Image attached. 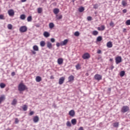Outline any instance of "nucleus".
<instances>
[{
	"mask_svg": "<svg viewBox=\"0 0 130 130\" xmlns=\"http://www.w3.org/2000/svg\"><path fill=\"white\" fill-rule=\"evenodd\" d=\"M7 27L9 30H12V29H13V25L11 24H9Z\"/></svg>",
	"mask_w": 130,
	"mask_h": 130,
	"instance_id": "nucleus-34",
	"label": "nucleus"
},
{
	"mask_svg": "<svg viewBox=\"0 0 130 130\" xmlns=\"http://www.w3.org/2000/svg\"><path fill=\"white\" fill-rule=\"evenodd\" d=\"M110 61H113V59L110 58Z\"/></svg>",
	"mask_w": 130,
	"mask_h": 130,
	"instance_id": "nucleus-61",
	"label": "nucleus"
},
{
	"mask_svg": "<svg viewBox=\"0 0 130 130\" xmlns=\"http://www.w3.org/2000/svg\"><path fill=\"white\" fill-rule=\"evenodd\" d=\"M27 89H28L27 86L23 83H20L18 85V90L20 92H23V91H25V90H27Z\"/></svg>",
	"mask_w": 130,
	"mask_h": 130,
	"instance_id": "nucleus-1",
	"label": "nucleus"
},
{
	"mask_svg": "<svg viewBox=\"0 0 130 130\" xmlns=\"http://www.w3.org/2000/svg\"><path fill=\"white\" fill-rule=\"evenodd\" d=\"M113 69H114V66H113V65H112L111 66L110 69L111 70V71H112V70H113Z\"/></svg>",
	"mask_w": 130,
	"mask_h": 130,
	"instance_id": "nucleus-55",
	"label": "nucleus"
},
{
	"mask_svg": "<svg viewBox=\"0 0 130 130\" xmlns=\"http://www.w3.org/2000/svg\"><path fill=\"white\" fill-rule=\"evenodd\" d=\"M22 109L23 111H26L27 109H28V106H27L26 105H24L22 107Z\"/></svg>",
	"mask_w": 130,
	"mask_h": 130,
	"instance_id": "nucleus-26",
	"label": "nucleus"
},
{
	"mask_svg": "<svg viewBox=\"0 0 130 130\" xmlns=\"http://www.w3.org/2000/svg\"><path fill=\"white\" fill-rule=\"evenodd\" d=\"M98 34H99V32H98V31H97V30H93V31H92V35H94V36H97V35H98Z\"/></svg>",
	"mask_w": 130,
	"mask_h": 130,
	"instance_id": "nucleus-29",
	"label": "nucleus"
},
{
	"mask_svg": "<svg viewBox=\"0 0 130 130\" xmlns=\"http://www.w3.org/2000/svg\"><path fill=\"white\" fill-rule=\"evenodd\" d=\"M63 62V59H62V58H59L57 59L58 64H62Z\"/></svg>",
	"mask_w": 130,
	"mask_h": 130,
	"instance_id": "nucleus-13",
	"label": "nucleus"
},
{
	"mask_svg": "<svg viewBox=\"0 0 130 130\" xmlns=\"http://www.w3.org/2000/svg\"><path fill=\"white\" fill-rule=\"evenodd\" d=\"M110 26H111V27H114V23H113V22L111 21V22L110 23Z\"/></svg>",
	"mask_w": 130,
	"mask_h": 130,
	"instance_id": "nucleus-43",
	"label": "nucleus"
},
{
	"mask_svg": "<svg viewBox=\"0 0 130 130\" xmlns=\"http://www.w3.org/2000/svg\"><path fill=\"white\" fill-rule=\"evenodd\" d=\"M8 14L10 17H12V16H14L15 15V12H14V10L12 9L9 10L8 12Z\"/></svg>",
	"mask_w": 130,
	"mask_h": 130,
	"instance_id": "nucleus-9",
	"label": "nucleus"
},
{
	"mask_svg": "<svg viewBox=\"0 0 130 130\" xmlns=\"http://www.w3.org/2000/svg\"><path fill=\"white\" fill-rule=\"evenodd\" d=\"M102 40V36H99L97 38H96V41L98 42H100V41H101Z\"/></svg>",
	"mask_w": 130,
	"mask_h": 130,
	"instance_id": "nucleus-27",
	"label": "nucleus"
},
{
	"mask_svg": "<svg viewBox=\"0 0 130 130\" xmlns=\"http://www.w3.org/2000/svg\"><path fill=\"white\" fill-rule=\"evenodd\" d=\"M64 80H66V78L64 77H61L59 79L58 84L59 85H62L64 82Z\"/></svg>",
	"mask_w": 130,
	"mask_h": 130,
	"instance_id": "nucleus-5",
	"label": "nucleus"
},
{
	"mask_svg": "<svg viewBox=\"0 0 130 130\" xmlns=\"http://www.w3.org/2000/svg\"><path fill=\"white\" fill-rule=\"evenodd\" d=\"M58 19L59 20H60V19H62V15H59L58 17Z\"/></svg>",
	"mask_w": 130,
	"mask_h": 130,
	"instance_id": "nucleus-52",
	"label": "nucleus"
},
{
	"mask_svg": "<svg viewBox=\"0 0 130 130\" xmlns=\"http://www.w3.org/2000/svg\"><path fill=\"white\" fill-rule=\"evenodd\" d=\"M123 32H126V28H123Z\"/></svg>",
	"mask_w": 130,
	"mask_h": 130,
	"instance_id": "nucleus-60",
	"label": "nucleus"
},
{
	"mask_svg": "<svg viewBox=\"0 0 130 130\" xmlns=\"http://www.w3.org/2000/svg\"><path fill=\"white\" fill-rule=\"evenodd\" d=\"M50 79H51V80H53V79H54V77H53V76H50Z\"/></svg>",
	"mask_w": 130,
	"mask_h": 130,
	"instance_id": "nucleus-58",
	"label": "nucleus"
},
{
	"mask_svg": "<svg viewBox=\"0 0 130 130\" xmlns=\"http://www.w3.org/2000/svg\"><path fill=\"white\" fill-rule=\"evenodd\" d=\"M42 78L40 76H37L36 78V81L38 83H39V82H41Z\"/></svg>",
	"mask_w": 130,
	"mask_h": 130,
	"instance_id": "nucleus-20",
	"label": "nucleus"
},
{
	"mask_svg": "<svg viewBox=\"0 0 130 130\" xmlns=\"http://www.w3.org/2000/svg\"><path fill=\"white\" fill-rule=\"evenodd\" d=\"M87 21H91L92 20V17L91 16H88L87 18Z\"/></svg>",
	"mask_w": 130,
	"mask_h": 130,
	"instance_id": "nucleus-44",
	"label": "nucleus"
},
{
	"mask_svg": "<svg viewBox=\"0 0 130 130\" xmlns=\"http://www.w3.org/2000/svg\"><path fill=\"white\" fill-rule=\"evenodd\" d=\"M108 91H109L110 92V91H111V88H108Z\"/></svg>",
	"mask_w": 130,
	"mask_h": 130,
	"instance_id": "nucleus-62",
	"label": "nucleus"
},
{
	"mask_svg": "<svg viewBox=\"0 0 130 130\" xmlns=\"http://www.w3.org/2000/svg\"><path fill=\"white\" fill-rule=\"evenodd\" d=\"M78 130H84V128H83V127H80Z\"/></svg>",
	"mask_w": 130,
	"mask_h": 130,
	"instance_id": "nucleus-57",
	"label": "nucleus"
},
{
	"mask_svg": "<svg viewBox=\"0 0 130 130\" xmlns=\"http://www.w3.org/2000/svg\"><path fill=\"white\" fill-rule=\"evenodd\" d=\"M126 4H127V3H126V2H125V1H122V5L123 7H125V6H126Z\"/></svg>",
	"mask_w": 130,
	"mask_h": 130,
	"instance_id": "nucleus-38",
	"label": "nucleus"
},
{
	"mask_svg": "<svg viewBox=\"0 0 130 130\" xmlns=\"http://www.w3.org/2000/svg\"><path fill=\"white\" fill-rule=\"evenodd\" d=\"M4 100H6V96L5 95H1L0 96V104L3 101H4Z\"/></svg>",
	"mask_w": 130,
	"mask_h": 130,
	"instance_id": "nucleus-15",
	"label": "nucleus"
},
{
	"mask_svg": "<svg viewBox=\"0 0 130 130\" xmlns=\"http://www.w3.org/2000/svg\"><path fill=\"white\" fill-rule=\"evenodd\" d=\"M125 23H126V25H127V26L129 25H130V19L126 20Z\"/></svg>",
	"mask_w": 130,
	"mask_h": 130,
	"instance_id": "nucleus-41",
	"label": "nucleus"
},
{
	"mask_svg": "<svg viewBox=\"0 0 130 130\" xmlns=\"http://www.w3.org/2000/svg\"><path fill=\"white\" fill-rule=\"evenodd\" d=\"M94 80H96V81H100L102 80V76L96 74L94 76Z\"/></svg>",
	"mask_w": 130,
	"mask_h": 130,
	"instance_id": "nucleus-4",
	"label": "nucleus"
},
{
	"mask_svg": "<svg viewBox=\"0 0 130 130\" xmlns=\"http://www.w3.org/2000/svg\"><path fill=\"white\" fill-rule=\"evenodd\" d=\"M0 87L2 89H4V88H5V87H6V84L4 83H1L0 84Z\"/></svg>",
	"mask_w": 130,
	"mask_h": 130,
	"instance_id": "nucleus-31",
	"label": "nucleus"
},
{
	"mask_svg": "<svg viewBox=\"0 0 130 130\" xmlns=\"http://www.w3.org/2000/svg\"><path fill=\"white\" fill-rule=\"evenodd\" d=\"M0 20H5V16H4V15H0Z\"/></svg>",
	"mask_w": 130,
	"mask_h": 130,
	"instance_id": "nucleus-39",
	"label": "nucleus"
},
{
	"mask_svg": "<svg viewBox=\"0 0 130 130\" xmlns=\"http://www.w3.org/2000/svg\"><path fill=\"white\" fill-rule=\"evenodd\" d=\"M27 26H22L19 28V31L21 33H24L27 31Z\"/></svg>",
	"mask_w": 130,
	"mask_h": 130,
	"instance_id": "nucleus-3",
	"label": "nucleus"
},
{
	"mask_svg": "<svg viewBox=\"0 0 130 130\" xmlns=\"http://www.w3.org/2000/svg\"><path fill=\"white\" fill-rule=\"evenodd\" d=\"M75 36H80V32L79 31H76L74 34Z\"/></svg>",
	"mask_w": 130,
	"mask_h": 130,
	"instance_id": "nucleus-40",
	"label": "nucleus"
},
{
	"mask_svg": "<svg viewBox=\"0 0 130 130\" xmlns=\"http://www.w3.org/2000/svg\"><path fill=\"white\" fill-rule=\"evenodd\" d=\"M20 19L21 20H25V19H26V15H25V14L21 15L20 16Z\"/></svg>",
	"mask_w": 130,
	"mask_h": 130,
	"instance_id": "nucleus-25",
	"label": "nucleus"
},
{
	"mask_svg": "<svg viewBox=\"0 0 130 130\" xmlns=\"http://www.w3.org/2000/svg\"><path fill=\"white\" fill-rule=\"evenodd\" d=\"M97 29H98V30L99 31H102V30H101V27H98Z\"/></svg>",
	"mask_w": 130,
	"mask_h": 130,
	"instance_id": "nucleus-56",
	"label": "nucleus"
},
{
	"mask_svg": "<svg viewBox=\"0 0 130 130\" xmlns=\"http://www.w3.org/2000/svg\"><path fill=\"white\" fill-rule=\"evenodd\" d=\"M16 75V73L15 72H12L11 76H14Z\"/></svg>",
	"mask_w": 130,
	"mask_h": 130,
	"instance_id": "nucleus-54",
	"label": "nucleus"
},
{
	"mask_svg": "<svg viewBox=\"0 0 130 130\" xmlns=\"http://www.w3.org/2000/svg\"><path fill=\"white\" fill-rule=\"evenodd\" d=\"M51 41L53 43L55 42V39H54V38H51Z\"/></svg>",
	"mask_w": 130,
	"mask_h": 130,
	"instance_id": "nucleus-50",
	"label": "nucleus"
},
{
	"mask_svg": "<svg viewBox=\"0 0 130 130\" xmlns=\"http://www.w3.org/2000/svg\"><path fill=\"white\" fill-rule=\"evenodd\" d=\"M53 13L55 15H57V13H59V9L58 8H55L53 10Z\"/></svg>",
	"mask_w": 130,
	"mask_h": 130,
	"instance_id": "nucleus-18",
	"label": "nucleus"
},
{
	"mask_svg": "<svg viewBox=\"0 0 130 130\" xmlns=\"http://www.w3.org/2000/svg\"><path fill=\"white\" fill-rule=\"evenodd\" d=\"M99 6L98 4H95L93 5V9H97L98 8Z\"/></svg>",
	"mask_w": 130,
	"mask_h": 130,
	"instance_id": "nucleus-45",
	"label": "nucleus"
},
{
	"mask_svg": "<svg viewBox=\"0 0 130 130\" xmlns=\"http://www.w3.org/2000/svg\"><path fill=\"white\" fill-rule=\"evenodd\" d=\"M107 47H108V48H111V47H112L113 46L112 42H111V41L108 42L107 44Z\"/></svg>",
	"mask_w": 130,
	"mask_h": 130,
	"instance_id": "nucleus-17",
	"label": "nucleus"
},
{
	"mask_svg": "<svg viewBox=\"0 0 130 130\" xmlns=\"http://www.w3.org/2000/svg\"><path fill=\"white\" fill-rule=\"evenodd\" d=\"M38 14H41L42 13V8H38Z\"/></svg>",
	"mask_w": 130,
	"mask_h": 130,
	"instance_id": "nucleus-35",
	"label": "nucleus"
},
{
	"mask_svg": "<svg viewBox=\"0 0 130 130\" xmlns=\"http://www.w3.org/2000/svg\"><path fill=\"white\" fill-rule=\"evenodd\" d=\"M33 121L35 123L38 122V121H39V117H38V116H35L33 118Z\"/></svg>",
	"mask_w": 130,
	"mask_h": 130,
	"instance_id": "nucleus-11",
	"label": "nucleus"
},
{
	"mask_svg": "<svg viewBox=\"0 0 130 130\" xmlns=\"http://www.w3.org/2000/svg\"><path fill=\"white\" fill-rule=\"evenodd\" d=\"M35 51H34V50H31V52L32 53V54H35L36 53V52Z\"/></svg>",
	"mask_w": 130,
	"mask_h": 130,
	"instance_id": "nucleus-53",
	"label": "nucleus"
},
{
	"mask_svg": "<svg viewBox=\"0 0 130 130\" xmlns=\"http://www.w3.org/2000/svg\"><path fill=\"white\" fill-rule=\"evenodd\" d=\"M49 27L50 29H52V28L54 27V24H53V23H52V22H50L49 24Z\"/></svg>",
	"mask_w": 130,
	"mask_h": 130,
	"instance_id": "nucleus-24",
	"label": "nucleus"
},
{
	"mask_svg": "<svg viewBox=\"0 0 130 130\" xmlns=\"http://www.w3.org/2000/svg\"><path fill=\"white\" fill-rule=\"evenodd\" d=\"M115 60H116V64H118V63H120V62L121 61V57L118 56V57H116Z\"/></svg>",
	"mask_w": 130,
	"mask_h": 130,
	"instance_id": "nucleus-7",
	"label": "nucleus"
},
{
	"mask_svg": "<svg viewBox=\"0 0 130 130\" xmlns=\"http://www.w3.org/2000/svg\"><path fill=\"white\" fill-rule=\"evenodd\" d=\"M43 35L44 37L47 38L48 37H49V36H50V34H49V32H48V31H45L43 34Z\"/></svg>",
	"mask_w": 130,
	"mask_h": 130,
	"instance_id": "nucleus-16",
	"label": "nucleus"
},
{
	"mask_svg": "<svg viewBox=\"0 0 130 130\" xmlns=\"http://www.w3.org/2000/svg\"><path fill=\"white\" fill-rule=\"evenodd\" d=\"M12 105H16L17 104V100L14 99L11 103Z\"/></svg>",
	"mask_w": 130,
	"mask_h": 130,
	"instance_id": "nucleus-30",
	"label": "nucleus"
},
{
	"mask_svg": "<svg viewBox=\"0 0 130 130\" xmlns=\"http://www.w3.org/2000/svg\"><path fill=\"white\" fill-rule=\"evenodd\" d=\"M34 114V111H30L29 113V115L31 116Z\"/></svg>",
	"mask_w": 130,
	"mask_h": 130,
	"instance_id": "nucleus-47",
	"label": "nucleus"
},
{
	"mask_svg": "<svg viewBox=\"0 0 130 130\" xmlns=\"http://www.w3.org/2000/svg\"><path fill=\"white\" fill-rule=\"evenodd\" d=\"M27 22H31L32 21V16H29L27 18Z\"/></svg>",
	"mask_w": 130,
	"mask_h": 130,
	"instance_id": "nucleus-33",
	"label": "nucleus"
},
{
	"mask_svg": "<svg viewBox=\"0 0 130 130\" xmlns=\"http://www.w3.org/2000/svg\"><path fill=\"white\" fill-rule=\"evenodd\" d=\"M76 70H80L81 69V66H80V64H77L76 66Z\"/></svg>",
	"mask_w": 130,
	"mask_h": 130,
	"instance_id": "nucleus-37",
	"label": "nucleus"
},
{
	"mask_svg": "<svg viewBox=\"0 0 130 130\" xmlns=\"http://www.w3.org/2000/svg\"><path fill=\"white\" fill-rule=\"evenodd\" d=\"M71 123L73 125H76V124H77V119H73L71 120Z\"/></svg>",
	"mask_w": 130,
	"mask_h": 130,
	"instance_id": "nucleus-21",
	"label": "nucleus"
},
{
	"mask_svg": "<svg viewBox=\"0 0 130 130\" xmlns=\"http://www.w3.org/2000/svg\"><path fill=\"white\" fill-rule=\"evenodd\" d=\"M69 115L70 116H72V117H74V116H75V111H74V110H71L69 113Z\"/></svg>",
	"mask_w": 130,
	"mask_h": 130,
	"instance_id": "nucleus-12",
	"label": "nucleus"
},
{
	"mask_svg": "<svg viewBox=\"0 0 130 130\" xmlns=\"http://www.w3.org/2000/svg\"><path fill=\"white\" fill-rule=\"evenodd\" d=\"M124 75H125V72H124V71H122L120 72V77H123Z\"/></svg>",
	"mask_w": 130,
	"mask_h": 130,
	"instance_id": "nucleus-28",
	"label": "nucleus"
},
{
	"mask_svg": "<svg viewBox=\"0 0 130 130\" xmlns=\"http://www.w3.org/2000/svg\"><path fill=\"white\" fill-rule=\"evenodd\" d=\"M118 125H119V123L115 122L113 123L114 127H118Z\"/></svg>",
	"mask_w": 130,
	"mask_h": 130,
	"instance_id": "nucleus-32",
	"label": "nucleus"
},
{
	"mask_svg": "<svg viewBox=\"0 0 130 130\" xmlns=\"http://www.w3.org/2000/svg\"><path fill=\"white\" fill-rule=\"evenodd\" d=\"M54 5H56V3H53Z\"/></svg>",
	"mask_w": 130,
	"mask_h": 130,
	"instance_id": "nucleus-64",
	"label": "nucleus"
},
{
	"mask_svg": "<svg viewBox=\"0 0 130 130\" xmlns=\"http://www.w3.org/2000/svg\"><path fill=\"white\" fill-rule=\"evenodd\" d=\"M78 11L80 13H83V12H84V11H85V8L83 7H80L78 9Z\"/></svg>",
	"mask_w": 130,
	"mask_h": 130,
	"instance_id": "nucleus-22",
	"label": "nucleus"
},
{
	"mask_svg": "<svg viewBox=\"0 0 130 130\" xmlns=\"http://www.w3.org/2000/svg\"><path fill=\"white\" fill-rule=\"evenodd\" d=\"M68 42H69V40L66 39L63 41H62L60 42V45L61 46H63V45H67L68 44Z\"/></svg>",
	"mask_w": 130,
	"mask_h": 130,
	"instance_id": "nucleus-8",
	"label": "nucleus"
},
{
	"mask_svg": "<svg viewBox=\"0 0 130 130\" xmlns=\"http://www.w3.org/2000/svg\"><path fill=\"white\" fill-rule=\"evenodd\" d=\"M75 80V77L73 75H71L68 77V82L71 83V82H73Z\"/></svg>",
	"mask_w": 130,
	"mask_h": 130,
	"instance_id": "nucleus-10",
	"label": "nucleus"
},
{
	"mask_svg": "<svg viewBox=\"0 0 130 130\" xmlns=\"http://www.w3.org/2000/svg\"><path fill=\"white\" fill-rule=\"evenodd\" d=\"M82 58L83 59H88V58H90V54L88 53H84L82 56Z\"/></svg>",
	"mask_w": 130,
	"mask_h": 130,
	"instance_id": "nucleus-6",
	"label": "nucleus"
},
{
	"mask_svg": "<svg viewBox=\"0 0 130 130\" xmlns=\"http://www.w3.org/2000/svg\"><path fill=\"white\" fill-rule=\"evenodd\" d=\"M101 52H102L101 51V50H98V51H97V53H98V54H101Z\"/></svg>",
	"mask_w": 130,
	"mask_h": 130,
	"instance_id": "nucleus-51",
	"label": "nucleus"
},
{
	"mask_svg": "<svg viewBox=\"0 0 130 130\" xmlns=\"http://www.w3.org/2000/svg\"><path fill=\"white\" fill-rule=\"evenodd\" d=\"M57 47H59V46H60V43H57L56 44Z\"/></svg>",
	"mask_w": 130,
	"mask_h": 130,
	"instance_id": "nucleus-49",
	"label": "nucleus"
},
{
	"mask_svg": "<svg viewBox=\"0 0 130 130\" xmlns=\"http://www.w3.org/2000/svg\"><path fill=\"white\" fill-rule=\"evenodd\" d=\"M101 29L102 30V31H104V30H105V26L102 25L101 27Z\"/></svg>",
	"mask_w": 130,
	"mask_h": 130,
	"instance_id": "nucleus-42",
	"label": "nucleus"
},
{
	"mask_svg": "<svg viewBox=\"0 0 130 130\" xmlns=\"http://www.w3.org/2000/svg\"><path fill=\"white\" fill-rule=\"evenodd\" d=\"M76 0H72V2L73 3H75V1Z\"/></svg>",
	"mask_w": 130,
	"mask_h": 130,
	"instance_id": "nucleus-63",
	"label": "nucleus"
},
{
	"mask_svg": "<svg viewBox=\"0 0 130 130\" xmlns=\"http://www.w3.org/2000/svg\"><path fill=\"white\" fill-rule=\"evenodd\" d=\"M40 46H41V47H44L45 46V42L44 41H41Z\"/></svg>",
	"mask_w": 130,
	"mask_h": 130,
	"instance_id": "nucleus-23",
	"label": "nucleus"
},
{
	"mask_svg": "<svg viewBox=\"0 0 130 130\" xmlns=\"http://www.w3.org/2000/svg\"><path fill=\"white\" fill-rule=\"evenodd\" d=\"M21 3H25V2H27V0H21Z\"/></svg>",
	"mask_w": 130,
	"mask_h": 130,
	"instance_id": "nucleus-59",
	"label": "nucleus"
},
{
	"mask_svg": "<svg viewBox=\"0 0 130 130\" xmlns=\"http://www.w3.org/2000/svg\"><path fill=\"white\" fill-rule=\"evenodd\" d=\"M129 110V107H128L127 106H124L122 107L121 111L123 113H125V112H127Z\"/></svg>",
	"mask_w": 130,
	"mask_h": 130,
	"instance_id": "nucleus-2",
	"label": "nucleus"
},
{
	"mask_svg": "<svg viewBox=\"0 0 130 130\" xmlns=\"http://www.w3.org/2000/svg\"><path fill=\"white\" fill-rule=\"evenodd\" d=\"M32 48L35 51H39V48L37 45L34 46Z\"/></svg>",
	"mask_w": 130,
	"mask_h": 130,
	"instance_id": "nucleus-19",
	"label": "nucleus"
},
{
	"mask_svg": "<svg viewBox=\"0 0 130 130\" xmlns=\"http://www.w3.org/2000/svg\"><path fill=\"white\" fill-rule=\"evenodd\" d=\"M66 125L69 127H71V126H72V123H71V122H70V121H67Z\"/></svg>",
	"mask_w": 130,
	"mask_h": 130,
	"instance_id": "nucleus-36",
	"label": "nucleus"
},
{
	"mask_svg": "<svg viewBox=\"0 0 130 130\" xmlns=\"http://www.w3.org/2000/svg\"><path fill=\"white\" fill-rule=\"evenodd\" d=\"M15 123L16 124L19 123V119H18V118H15Z\"/></svg>",
	"mask_w": 130,
	"mask_h": 130,
	"instance_id": "nucleus-46",
	"label": "nucleus"
},
{
	"mask_svg": "<svg viewBox=\"0 0 130 130\" xmlns=\"http://www.w3.org/2000/svg\"><path fill=\"white\" fill-rule=\"evenodd\" d=\"M47 47L49 48V49H51L52 48V44L50 42H47Z\"/></svg>",
	"mask_w": 130,
	"mask_h": 130,
	"instance_id": "nucleus-14",
	"label": "nucleus"
},
{
	"mask_svg": "<svg viewBox=\"0 0 130 130\" xmlns=\"http://www.w3.org/2000/svg\"><path fill=\"white\" fill-rule=\"evenodd\" d=\"M122 12H123V14H125L127 12V10L126 9H123L122 10Z\"/></svg>",
	"mask_w": 130,
	"mask_h": 130,
	"instance_id": "nucleus-48",
	"label": "nucleus"
}]
</instances>
